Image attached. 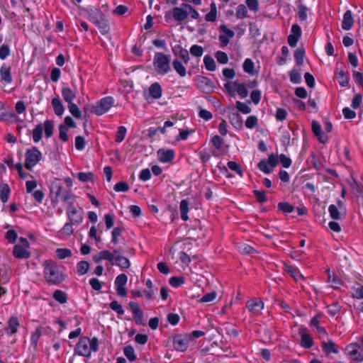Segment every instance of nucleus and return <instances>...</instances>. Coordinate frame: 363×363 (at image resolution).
I'll return each instance as SVG.
<instances>
[{
	"label": "nucleus",
	"mask_w": 363,
	"mask_h": 363,
	"mask_svg": "<svg viewBox=\"0 0 363 363\" xmlns=\"http://www.w3.org/2000/svg\"><path fill=\"white\" fill-rule=\"evenodd\" d=\"M43 267L44 277L48 283L57 285L65 280V275L55 261L50 259L45 261Z\"/></svg>",
	"instance_id": "1"
},
{
	"label": "nucleus",
	"mask_w": 363,
	"mask_h": 363,
	"mask_svg": "<svg viewBox=\"0 0 363 363\" xmlns=\"http://www.w3.org/2000/svg\"><path fill=\"white\" fill-rule=\"evenodd\" d=\"M98 350V339L96 337L89 339L87 337H82L77 342L74 352L79 356L89 357L91 352H96Z\"/></svg>",
	"instance_id": "2"
},
{
	"label": "nucleus",
	"mask_w": 363,
	"mask_h": 363,
	"mask_svg": "<svg viewBox=\"0 0 363 363\" xmlns=\"http://www.w3.org/2000/svg\"><path fill=\"white\" fill-rule=\"evenodd\" d=\"M52 193L55 194V197L52 199V203H57L59 199L66 203L67 206H72L74 202V195L70 190L66 189L62 184H55L51 189Z\"/></svg>",
	"instance_id": "3"
},
{
	"label": "nucleus",
	"mask_w": 363,
	"mask_h": 363,
	"mask_svg": "<svg viewBox=\"0 0 363 363\" xmlns=\"http://www.w3.org/2000/svg\"><path fill=\"white\" fill-rule=\"evenodd\" d=\"M130 251V247L123 249L121 246H118L115 248V265L120 267L123 271L129 269L130 267V262L128 257V253Z\"/></svg>",
	"instance_id": "4"
},
{
	"label": "nucleus",
	"mask_w": 363,
	"mask_h": 363,
	"mask_svg": "<svg viewBox=\"0 0 363 363\" xmlns=\"http://www.w3.org/2000/svg\"><path fill=\"white\" fill-rule=\"evenodd\" d=\"M169 56L162 52H157L155 55L154 66L160 74H165L170 70Z\"/></svg>",
	"instance_id": "5"
},
{
	"label": "nucleus",
	"mask_w": 363,
	"mask_h": 363,
	"mask_svg": "<svg viewBox=\"0 0 363 363\" xmlns=\"http://www.w3.org/2000/svg\"><path fill=\"white\" fill-rule=\"evenodd\" d=\"M25 167L28 170H32L33 167L35 166L42 160V153L36 147L28 149L25 154Z\"/></svg>",
	"instance_id": "6"
},
{
	"label": "nucleus",
	"mask_w": 363,
	"mask_h": 363,
	"mask_svg": "<svg viewBox=\"0 0 363 363\" xmlns=\"http://www.w3.org/2000/svg\"><path fill=\"white\" fill-rule=\"evenodd\" d=\"M113 104V99L111 96H106L93 106L91 111L98 116H101L107 112L112 107Z\"/></svg>",
	"instance_id": "7"
},
{
	"label": "nucleus",
	"mask_w": 363,
	"mask_h": 363,
	"mask_svg": "<svg viewBox=\"0 0 363 363\" xmlns=\"http://www.w3.org/2000/svg\"><path fill=\"white\" fill-rule=\"evenodd\" d=\"M189 16V12L184 6H183V4L181 7H174L172 9L171 13H167L165 14V19L168 21L169 19L173 18L178 24L184 21Z\"/></svg>",
	"instance_id": "8"
},
{
	"label": "nucleus",
	"mask_w": 363,
	"mask_h": 363,
	"mask_svg": "<svg viewBox=\"0 0 363 363\" xmlns=\"http://www.w3.org/2000/svg\"><path fill=\"white\" fill-rule=\"evenodd\" d=\"M128 277L125 274H120L115 279V285L117 294L120 296L125 297L127 296V289L125 285L127 284Z\"/></svg>",
	"instance_id": "9"
},
{
	"label": "nucleus",
	"mask_w": 363,
	"mask_h": 363,
	"mask_svg": "<svg viewBox=\"0 0 363 363\" xmlns=\"http://www.w3.org/2000/svg\"><path fill=\"white\" fill-rule=\"evenodd\" d=\"M67 216L72 223L74 225H79L83 220V216L81 212H79L77 208L74 206V204L72 206H68L67 210Z\"/></svg>",
	"instance_id": "10"
},
{
	"label": "nucleus",
	"mask_w": 363,
	"mask_h": 363,
	"mask_svg": "<svg viewBox=\"0 0 363 363\" xmlns=\"http://www.w3.org/2000/svg\"><path fill=\"white\" fill-rule=\"evenodd\" d=\"M246 306L251 313L254 315H258L264 308V303L260 298H255L249 300L246 303Z\"/></svg>",
	"instance_id": "11"
},
{
	"label": "nucleus",
	"mask_w": 363,
	"mask_h": 363,
	"mask_svg": "<svg viewBox=\"0 0 363 363\" xmlns=\"http://www.w3.org/2000/svg\"><path fill=\"white\" fill-rule=\"evenodd\" d=\"M346 350L351 359L357 362L363 361V352L359 351V346L357 344L349 345Z\"/></svg>",
	"instance_id": "12"
},
{
	"label": "nucleus",
	"mask_w": 363,
	"mask_h": 363,
	"mask_svg": "<svg viewBox=\"0 0 363 363\" xmlns=\"http://www.w3.org/2000/svg\"><path fill=\"white\" fill-rule=\"evenodd\" d=\"M291 34L288 36V43L291 47H295L301 36V27L297 24H294L291 28Z\"/></svg>",
	"instance_id": "13"
},
{
	"label": "nucleus",
	"mask_w": 363,
	"mask_h": 363,
	"mask_svg": "<svg viewBox=\"0 0 363 363\" xmlns=\"http://www.w3.org/2000/svg\"><path fill=\"white\" fill-rule=\"evenodd\" d=\"M313 133L317 137L320 143L325 144L328 140V136L322 130L321 125L315 121L311 124Z\"/></svg>",
	"instance_id": "14"
},
{
	"label": "nucleus",
	"mask_w": 363,
	"mask_h": 363,
	"mask_svg": "<svg viewBox=\"0 0 363 363\" xmlns=\"http://www.w3.org/2000/svg\"><path fill=\"white\" fill-rule=\"evenodd\" d=\"M19 326L18 318L16 316H11L8 320V325L4 328V330L9 336H11L18 332Z\"/></svg>",
	"instance_id": "15"
},
{
	"label": "nucleus",
	"mask_w": 363,
	"mask_h": 363,
	"mask_svg": "<svg viewBox=\"0 0 363 363\" xmlns=\"http://www.w3.org/2000/svg\"><path fill=\"white\" fill-rule=\"evenodd\" d=\"M188 340L182 335H178L173 338V347L177 351L184 352L187 348Z\"/></svg>",
	"instance_id": "16"
},
{
	"label": "nucleus",
	"mask_w": 363,
	"mask_h": 363,
	"mask_svg": "<svg viewBox=\"0 0 363 363\" xmlns=\"http://www.w3.org/2000/svg\"><path fill=\"white\" fill-rule=\"evenodd\" d=\"M157 155L158 160L164 163L172 161L174 157V152L172 150L159 149Z\"/></svg>",
	"instance_id": "17"
},
{
	"label": "nucleus",
	"mask_w": 363,
	"mask_h": 363,
	"mask_svg": "<svg viewBox=\"0 0 363 363\" xmlns=\"http://www.w3.org/2000/svg\"><path fill=\"white\" fill-rule=\"evenodd\" d=\"M129 306L133 313L135 323L138 325L143 324V313L136 302H130Z\"/></svg>",
	"instance_id": "18"
},
{
	"label": "nucleus",
	"mask_w": 363,
	"mask_h": 363,
	"mask_svg": "<svg viewBox=\"0 0 363 363\" xmlns=\"http://www.w3.org/2000/svg\"><path fill=\"white\" fill-rule=\"evenodd\" d=\"M306 330V328L303 327L300 328V334L301 337V345L304 348L308 349L313 346V342L311 335L308 333H305Z\"/></svg>",
	"instance_id": "19"
},
{
	"label": "nucleus",
	"mask_w": 363,
	"mask_h": 363,
	"mask_svg": "<svg viewBox=\"0 0 363 363\" xmlns=\"http://www.w3.org/2000/svg\"><path fill=\"white\" fill-rule=\"evenodd\" d=\"M13 255L18 259H28L30 257V252L20 245L13 247Z\"/></svg>",
	"instance_id": "20"
},
{
	"label": "nucleus",
	"mask_w": 363,
	"mask_h": 363,
	"mask_svg": "<svg viewBox=\"0 0 363 363\" xmlns=\"http://www.w3.org/2000/svg\"><path fill=\"white\" fill-rule=\"evenodd\" d=\"M354 24V19L352 12L350 10L346 11L344 13L343 19L342 21V28L345 30H349L352 28Z\"/></svg>",
	"instance_id": "21"
},
{
	"label": "nucleus",
	"mask_w": 363,
	"mask_h": 363,
	"mask_svg": "<svg viewBox=\"0 0 363 363\" xmlns=\"http://www.w3.org/2000/svg\"><path fill=\"white\" fill-rule=\"evenodd\" d=\"M0 77L1 81L6 84L12 82L11 69V67L3 65L0 68Z\"/></svg>",
	"instance_id": "22"
},
{
	"label": "nucleus",
	"mask_w": 363,
	"mask_h": 363,
	"mask_svg": "<svg viewBox=\"0 0 363 363\" xmlns=\"http://www.w3.org/2000/svg\"><path fill=\"white\" fill-rule=\"evenodd\" d=\"M62 96L63 99L69 104L73 103L76 98V91L69 87H63L62 89Z\"/></svg>",
	"instance_id": "23"
},
{
	"label": "nucleus",
	"mask_w": 363,
	"mask_h": 363,
	"mask_svg": "<svg viewBox=\"0 0 363 363\" xmlns=\"http://www.w3.org/2000/svg\"><path fill=\"white\" fill-rule=\"evenodd\" d=\"M148 91L150 95L155 99H158L162 96V87L157 82L152 84L149 87Z\"/></svg>",
	"instance_id": "24"
},
{
	"label": "nucleus",
	"mask_w": 363,
	"mask_h": 363,
	"mask_svg": "<svg viewBox=\"0 0 363 363\" xmlns=\"http://www.w3.org/2000/svg\"><path fill=\"white\" fill-rule=\"evenodd\" d=\"M322 347L323 351L327 354H330V352H333L334 354L338 353L336 345L332 340H329L328 342L323 341Z\"/></svg>",
	"instance_id": "25"
},
{
	"label": "nucleus",
	"mask_w": 363,
	"mask_h": 363,
	"mask_svg": "<svg viewBox=\"0 0 363 363\" xmlns=\"http://www.w3.org/2000/svg\"><path fill=\"white\" fill-rule=\"evenodd\" d=\"M229 120L235 128L240 129L242 127V120L238 113L233 112L229 114Z\"/></svg>",
	"instance_id": "26"
},
{
	"label": "nucleus",
	"mask_w": 363,
	"mask_h": 363,
	"mask_svg": "<svg viewBox=\"0 0 363 363\" xmlns=\"http://www.w3.org/2000/svg\"><path fill=\"white\" fill-rule=\"evenodd\" d=\"M52 106L54 109V112L57 116H62L65 111V107L62 104L59 97L53 98L52 99Z\"/></svg>",
	"instance_id": "27"
},
{
	"label": "nucleus",
	"mask_w": 363,
	"mask_h": 363,
	"mask_svg": "<svg viewBox=\"0 0 363 363\" xmlns=\"http://www.w3.org/2000/svg\"><path fill=\"white\" fill-rule=\"evenodd\" d=\"M330 217L334 220H340L345 218V214L341 213L335 205L331 204L328 207Z\"/></svg>",
	"instance_id": "28"
},
{
	"label": "nucleus",
	"mask_w": 363,
	"mask_h": 363,
	"mask_svg": "<svg viewBox=\"0 0 363 363\" xmlns=\"http://www.w3.org/2000/svg\"><path fill=\"white\" fill-rule=\"evenodd\" d=\"M233 86L236 88V91L241 98L244 99L247 96L248 91L244 84H240L238 81H235L233 82Z\"/></svg>",
	"instance_id": "29"
},
{
	"label": "nucleus",
	"mask_w": 363,
	"mask_h": 363,
	"mask_svg": "<svg viewBox=\"0 0 363 363\" xmlns=\"http://www.w3.org/2000/svg\"><path fill=\"white\" fill-rule=\"evenodd\" d=\"M305 57V50L303 48L300 47L296 49L294 51V58L296 63L298 66H301L303 64V59Z\"/></svg>",
	"instance_id": "30"
},
{
	"label": "nucleus",
	"mask_w": 363,
	"mask_h": 363,
	"mask_svg": "<svg viewBox=\"0 0 363 363\" xmlns=\"http://www.w3.org/2000/svg\"><path fill=\"white\" fill-rule=\"evenodd\" d=\"M127 134V128L125 126H118L115 133V142L121 143L124 140Z\"/></svg>",
	"instance_id": "31"
},
{
	"label": "nucleus",
	"mask_w": 363,
	"mask_h": 363,
	"mask_svg": "<svg viewBox=\"0 0 363 363\" xmlns=\"http://www.w3.org/2000/svg\"><path fill=\"white\" fill-rule=\"evenodd\" d=\"M179 209L181 212V218L183 220L186 221L188 220V211H189V202L184 199L182 200L179 205Z\"/></svg>",
	"instance_id": "32"
},
{
	"label": "nucleus",
	"mask_w": 363,
	"mask_h": 363,
	"mask_svg": "<svg viewBox=\"0 0 363 363\" xmlns=\"http://www.w3.org/2000/svg\"><path fill=\"white\" fill-rule=\"evenodd\" d=\"M53 298L55 301L61 304L65 303L67 301V294L60 289H57L54 291Z\"/></svg>",
	"instance_id": "33"
},
{
	"label": "nucleus",
	"mask_w": 363,
	"mask_h": 363,
	"mask_svg": "<svg viewBox=\"0 0 363 363\" xmlns=\"http://www.w3.org/2000/svg\"><path fill=\"white\" fill-rule=\"evenodd\" d=\"M90 267L89 263L87 261H80L77 264V271L79 275H84L87 273Z\"/></svg>",
	"instance_id": "34"
},
{
	"label": "nucleus",
	"mask_w": 363,
	"mask_h": 363,
	"mask_svg": "<svg viewBox=\"0 0 363 363\" xmlns=\"http://www.w3.org/2000/svg\"><path fill=\"white\" fill-rule=\"evenodd\" d=\"M42 335L41 328H38L35 331L32 333L30 336V345L33 346L34 350L38 347V342Z\"/></svg>",
	"instance_id": "35"
},
{
	"label": "nucleus",
	"mask_w": 363,
	"mask_h": 363,
	"mask_svg": "<svg viewBox=\"0 0 363 363\" xmlns=\"http://www.w3.org/2000/svg\"><path fill=\"white\" fill-rule=\"evenodd\" d=\"M43 127L41 123L37 125L33 130V139L35 143H38L43 137Z\"/></svg>",
	"instance_id": "36"
},
{
	"label": "nucleus",
	"mask_w": 363,
	"mask_h": 363,
	"mask_svg": "<svg viewBox=\"0 0 363 363\" xmlns=\"http://www.w3.org/2000/svg\"><path fill=\"white\" fill-rule=\"evenodd\" d=\"M203 63L207 70L214 71L216 70V65L213 58L211 55H206L203 57Z\"/></svg>",
	"instance_id": "37"
},
{
	"label": "nucleus",
	"mask_w": 363,
	"mask_h": 363,
	"mask_svg": "<svg viewBox=\"0 0 363 363\" xmlns=\"http://www.w3.org/2000/svg\"><path fill=\"white\" fill-rule=\"evenodd\" d=\"M10 194V187L7 184L2 185L0 190V199L3 203L7 202Z\"/></svg>",
	"instance_id": "38"
},
{
	"label": "nucleus",
	"mask_w": 363,
	"mask_h": 363,
	"mask_svg": "<svg viewBox=\"0 0 363 363\" xmlns=\"http://www.w3.org/2000/svg\"><path fill=\"white\" fill-rule=\"evenodd\" d=\"M173 67L174 70L178 73V74L184 77L186 76V71L185 67L182 64L179 60H174L172 63Z\"/></svg>",
	"instance_id": "39"
},
{
	"label": "nucleus",
	"mask_w": 363,
	"mask_h": 363,
	"mask_svg": "<svg viewBox=\"0 0 363 363\" xmlns=\"http://www.w3.org/2000/svg\"><path fill=\"white\" fill-rule=\"evenodd\" d=\"M123 353L128 359L133 362L136 359L137 357L135 354L134 348L131 345H128L124 347Z\"/></svg>",
	"instance_id": "40"
},
{
	"label": "nucleus",
	"mask_w": 363,
	"mask_h": 363,
	"mask_svg": "<svg viewBox=\"0 0 363 363\" xmlns=\"http://www.w3.org/2000/svg\"><path fill=\"white\" fill-rule=\"evenodd\" d=\"M77 177L79 181L82 182H94V174L91 172H79L77 174Z\"/></svg>",
	"instance_id": "41"
},
{
	"label": "nucleus",
	"mask_w": 363,
	"mask_h": 363,
	"mask_svg": "<svg viewBox=\"0 0 363 363\" xmlns=\"http://www.w3.org/2000/svg\"><path fill=\"white\" fill-rule=\"evenodd\" d=\"M53 121L50 120H46L44 122V130L45 135L47 138H50L53 134Z\"/></svg>",
	"instance_id": "42"
},
{
	"label": "nucleus",
	"mask_w": 363,
	"mask_h": 363,
	"mask_svg": "<svg viewBox=\"0 0 363 363\" xmlns=\"http://www.w3.org/2000/svg\"><path fill=\"white\" fill-rule=\"evenodd\" d=\"M89 18L90 21L96 24L99 23V21H101L104 19V15L100 11L96 9L89 13Z\"/></svg>",
	"instance_id": "43"
},
{
	"label": "nucleus",
	"mask_w": 363,
	"mask_h": 363,
	"mask_svg": "<svg viewBox=\"0 0 363 363\" xmlns=\"http://www.w3.org/2000/svg\"><path fill=\"white\" fill-rule=\"evenodd\" d=\"M73 225L74 224L72 223L70 220H69V222L66 223L62 227V228L59 231V233H61L66 236L71 235L74 231Z\"/></svg>",
	"instance_id": "44"
},
{
	"label": "nucleus",
	"mask_w": 363,
	"mask_h": 363,
	"mask_svg": "<svg viewBox=\"0 0 363 363\" xmlns=\"http://www.w3.org/2000/svg\"><path fill=\"white\" fill-rule=\"evenodd\" d=\"M337 79L341 86L345 87L348 85V78L345 71L340 70L338 72L337 74Z\"/></svg>",
	"instance_id": "45"
},
{
	"label": "nucleus",
	"mask_w": 363,
	"mask_h": 363,
	"mask_svg": "<svg viewBox=\"0 0 363 363\" xmlns=\"http://www.w3.org/2000/svg\"><path fill=\"white\" fill-rule=\"evenodd\" d=\"M278 208L284 213H291L294 210V206L288 202H280L278 203Z\"/></svg>",
	"instance_id": "46"
},
{
	"label": "nucleus",
	"mask_w": 363,
	"mask_h": 363,
	"mask_svg": "<svg viewBox=\"0 0 363 363\" xmlns=\"http://www.w3.org/2000/svg\"><path fill=\"white\" fill-rule=\"evenodd\" d=\"M68 108L72 115L76 118H82V112L79 109L78 106L74 104L71 103L68 104Z\"/></svg>",
	"instance_id": "47"
},
{
	"label": "nucleus",
	"mask_w": 363,
	"mask_h": 363,
	"mask_svg": "<svg viewBox=\"0 0 363 363\" xmlns=\"http://www.w3.org/2000/svg\"><path fill=\"white\" fill-rule=\"evenodd\" d=\"M57 257L59 259H65L72 256V251L67 248H58L56 250Z\"/></svg>",
	"instance_id": "48"
},
{
	"label": "nucleus",
	"mask_w": 363,
	"mask_h": 363,
	"mask_svg": "<svg viewBox=\"0 0 363 363\" xmlns=\"http://www.w3.org/2000/svg\"><path fill=\"white\" fill-rule=\"evenodd\" d=\"M215 57L220 64H227L228 62V57L225 52L217 51L215 54Z\"/></svg>",
	"instance_id": "49"
},
{
	"label": "nucleus",
	"mask_w": 363,
	"mask_h": 363,
	"mask_svg": "<svg viewBox=\"0 0 363 363\" xmlns=\"http://www.w3.org/2000/svg\"><path fill=\"white\" fill-rule=\"evenodd\" d=\"M59 138L63 142H67L69 140L67 132L68 128L66 127V125H64L63 124H60L59 125Z\"/></svg>",
	"instance_id": "50"
},
{
	"label": "nucleus",
	"mask_w": 363,
	"mask_h": 363,
	"mask_svg": "<svg viewBox=\"0 0 363 363\" xmlns=\"http://www.w3.org/2000/svg\"><path fill=\"white\" fill-rule=\"evenodd\" d=\"M290 80L292 83L298 84L301 81V76L299 71L296 69H292L289 72Z\"/></svg>",
	"instance_id": "51"
},
{
	"label": "nucleus",
	"mask_w": 363,
	"mask_h": 363,
	"mask_svg": "<svg viewBox=\"0 0 363 363\" xmlns=\"http://www.w3.org/2000/svg\"><path fill=\"white\" fill-rule=\"evenodd\" d=\"M236 17L240 19L247 17V10L244 4H240L236 11Z\"/></svg>",
	"instance_id": "52"
},
{
	"label": "nucleus",
	"mask_w": 363,
	"mask_h": 363,
	"mask_svg": "<svg viewBox=\"0 0 363 363\" xmlns=\"http://www.w3.org/2000/svg\"><path fill=\"white\" fill-rule=\"evenodd\" d=\"M298 16L300 21H303L307 18V11L308 9L303 4H300L298 6Z\"/></svg>",
	"instance_id": "53"
},
{
	"label": "nucleus",
	"mask_w": 363,
	"mask_h": 363,
	"mask_svg": "<svg viewBox=\"0 0 363 363\" xmlns=\"http://www.w3.org/2000/svg\"><path fill=\"white\" fill-rule=\"evenodd\" d=\"M287 272L290 274V275L296 281H298L299 279H303V277L302 274H300L299 271L294 267H287Z\"/></svg>",
	"instance_id": "54"
},
{
	"label": "nucleus",
	"mask_w": 363,
	"mask_h": 363,
	"mask_svg": "<svg viewBox=\"0 0 363 363\" xmlns=\"http://www.w3.org/2000/svg\"><path fill=\"white\" fill-rule=\"evenodd\" d=\"M254 66L255 65L252 60L247 58L244 61L242 65L243 70L248 74H253Z\"/></svg>",
	"instance_id": "55"
},
{
	"label": "nucleus",
	"mask_w": 363,
	"mask_h": 363,
	"mask_svg": "<svg viewBox=\"0 0 363 363\" xmlns=\"http://www.w3.org/2000/svg\"><path fill=\"white\" fill-rule=\"evenodd\" d=\"M11 54V49L9 45L3 44L0 46V59L5 60Z\"/></svg>",
	"instance_id": "56"
},
{
	"label": "nucleus",
	"mask_w": 363,
	"mask_h": 363,
	"mask_svg": "<svg viewBox=\"0 0 363 363\" xmlns=\"http://www.w3.org/2000/svg\"><path fill=\"white\" fill-rule=\"evenodd\" d=\"M198 83L201 87H212L213 82L206 77L199 76L197 78Z\"/></svg>",
	"instance_id": "57"
},
{
	"label": "nucleus",
	"mask_w": 363,
	"mask_h": 363,
	"mask_svg": "<svg viewBox=\"0 0 363 363\" xmlns=\"http://www.w3.org/2000/svg\"><path fill=\"white\" fill-rule=\"evenodd\" d=\"M185 281L183 277H172L169 279V284L173 287H178Z\"/></svg>",
	"instance_id": "58"
},
{
	"label": "nucleus",
	"mask_w": 363,
	"mask_h": 363,
	"mask_svg": "<svg viewBox=\"0 0 363 363\" xmlns=\"http://www.w3.org/2000/svg\"><path fill=\"white\" fill-rule=\"evenodd\" d=\"M328 281L330 284H331V286L333 288H338L339 286L341 284L340 280L335 274H331L329 271L328 272Z\"/></svg>",
	"instance_id": "59"
},
{
	"label": "nucleus",
	"mask_w": 363,
	"mask_h": 363,
	"mask_svg": "<svg viewBox=\"0 0 363 363\" xmlns=\"http://www.w3.org/2000/svg\"><path fill=\"white\" fill-rule=\"evenodd\" d=\"M75 147L77 150H82L85 148L86 142L84 137L78 135L75 138Z\"/></svg>",
	"instance_id": "60"
},
{
	"label": "nucleus",
	"mask_w": 363,
	"mask_h": 363,
	"mask_svg": "<svg viewBox=\"0 0 363 363\" xmlns=\"http://www.w3.org/2000/svg\"><path fill=\"white\" fill-rule=\"evenodd\" d=\"M236 108L239 111L244 114H247L251 112V108L250 106H248L246 104L239 101L236 102Z\"/></svg>",
	"instance_id": "61"
},
{
	"label": "nucleus",
	"mask_w": 363,
	"mask_h": 363,
	"mask_svg": "<svg viewBox=\"0 0 363 363\" xmlns=\"http://www.w3.org/2000/svg\"><path fill=\"white\" fill-rule=\"evenodd\" d=\"M228 167L232 171L238 173L240 176H242V171L241 169L240 166L235 162L230 161L228 162Z\"/></svg>",
	"instance_id": "62"
},
{
	"label": "nucleus",
	"mask_w": 363,
	"mask_h": 363,
	"mask_svg": "<svg viewBox=\"0 0 363 363\" xmlns=\"http://www.w3.org/2000/svg\"><path fill=\"white\" fill-rule=\"evenodd\" d=\"M203 52V50L201 46L194 45L190 48V53L195 57H201Z\"/></svg>",
	"instance_id": "63"
},
{
	"label": "nucleus",
	"mask_w": 363,
	"mask_h": 363,
	"mask_svg": "<svg viewBox=\"0 0 363 363\" xmlns=\"http://www.w3.org/2000/svg\"><path fill=\"white\" fill-rule=\"evenodd\" d=\"M257 125V118L255 116H249L245 121V126L252 129Z\"/></svg>",
	"instance_id": "64"
}]
</instances>
